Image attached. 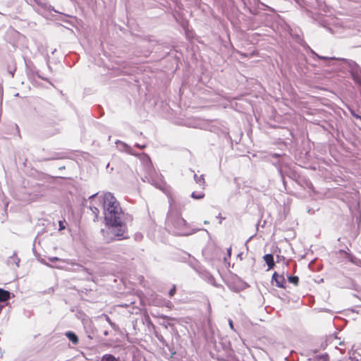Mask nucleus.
Masks as SVG:
<instances>
[{"label": "nucleus", "instance_id": "nucleus-1", "mask_svg": "<svg viewBox=\"0 0 361 361\" xmlns=\"http://www.w3.org/2000/svg\"><path fill=\"white\" fill-rule=\"evenodd\" d=\"M104 209V219L106 222H113L115 225L121 219L123 214L119 202L110 192L99 195V198L95 199Z\"/></svg>", "mask_w": 361, "mask_h": 361}, {"label": "nucleus", "instance_id": "nucleus-2", "mask_svg": "<svg viewBox=\"0 0 361 361\" xmlns=\"http://www.w3.org/2000/svg\"><path fill=\"white\" fill-rule=\"evenodd\" d=\"M112 227V233L117 237H123L126 228L125 224L121 221V219L117 222V224L115 225L113 222H107Z\"/></svg>", "mask_w": 361, "mask_h": 361}, {"label": "nucleus", "instance_id": "nucleus-3", "mask_svg": "<svg viewBox=\"0 0 361 361\" xmlns=\"http://www.w3.org/2000/svg\"><path fill=\"white\" fill-rule=\"evenodd\" d=\"M272 281H275L277 287L285 288L286 279L283 275H279L277 272H274L272 276Z\"/></svg>", "mask_w": 361, "mask_h": 361}, {"label": "nucleus", "instance_id": "nucleus-4", "mask_svg": "<svg viewBox=\"0 0 361 361\" xmlns=\"http://www.w3.org/2000/svg\"><path fill=\"white\" fill-rule=\"evenodd\" d=\"M99 198V196L98 195H93L90 197V209L94 214L95 216L97 217L98 214H99V209L97 207V204H100L99 202V200H96L95 199Z\"/></svg>", "mask_w": 361, "mask_h": 361}, {"label": "nucleus", "instance_id": "nucleus-5", "mask_svg": "<svg viewBox=\"0 0 361 361\" xmlns=\"http://www.w3.org/2000/svg\"><path fill=\"white\" fill-rule=\"evenodd\" d=\"M263 258L268 266V269L269 270L273 269L275 266L273 255L271 254H267L263 257Z\"/></svg>", "mask_w": 361, "mask_h": 361}, {"label": "nucleus", "instance_id": "nucleus-6", "mask_svg": "<svg viewBox=\"0 0 361 361\" xmlns=\"http://www.w3.org/2000/svg\"><path fill=\"white\" fill-rule=\"evenodd\" d=\"M10 297L11 293L9 291L0 288V302L8 300Z\"/></svg>", "mask_w": 361, "mask_h": 361}, {"label": "nucleus", "instance_id": "nucleus-7", "mask_svg": "<svg viewBox=\"0 0 361 361\" xmlns=\"http://www.w3.org/2000/svg\"><path fill=\"white\" fill-rule=\"evenodd\" d=\"M66 336L73 344L76 345L78 343V342H79L78 337L73 331L66 332Z\"/></svg>", "mask_w": 361, "mask_h": 361}, {"label": "nucleus", "instance_id": "nucleus-8", "mask_svg": "<svg viewBox=\"0 0 361 361\" xmlns=\"http://www.w3.org/2000/svg\"><path fill=\"white\" fill-rule=\"evenodd\" d=\"M101 361H120V360L111 354H105L103 355Z\"/></svg>", "mask_w": 361, "mask_h": 361}, {"label": "nucleus", "instance_id": "nucleus-9", "mask_svg": "<svg viewBox=\"0 0 361 361\" xmlns=\"http://www.w3.org/2000/svg\"><path fill=\"white\" fill-rule=\"evenodd\" d=\"M288 280L290 283H293L295 286H297L299 283V278L298 276H288Z\"/></svg>", "mask_w": 361, "mask_h": 361}, {"label": "nucleus", "instance_id": "nucleus-10", "mask_svg": "<svg viewBox=\"0 0 361 361\" xmlns=\"http://www.w3.org/2000/svg\"><path fill=\"white\" fill-rule=\"evenodd\" d=\"M192 197L194 198V199H197V200H199V199H202L204 197V192H193L192 193Z\"/></svg>", "mask_w": 361, "mask_h": 361}, {"label": "nucleus", "instance_id": "nucleus-11", "mask_svg": "<svg viewBox=\"0 0 361 361\" xmlns=\"http://www.w3.org/2000/svg\"><path fill=\"white\" fill-rule=\"evenodd\" d=\"M176 286L173 285V287L169 290V296L170 298H172L176 294Z\"/></svg>", "mask_w": 361, "mask_h": 361}, {"label": "nucleus", "instance_id": "nucleus-12", "mask_svg": "<svg viewBox=\"0 0 361 361\" xmlns=\"http://www.w3.org/2000/svg\"><path fill=\"white\" fill-rule=\"evenodd\" d=\"M66 224V221H65V220H63V221H59V231L64 230V229L66 228V225H65Z\"/></svg>", "mask_w": 361, "mask_h": 361}, {"label": "nucleus", "instance_id": "nucleus-13", "mask_svg": "<svg viewBox=\"0 0 361 361\" xmlns=\"http://www.w3.org/2000/svg\"><path fill=\"white\" fill-rule=\"evenodd\" d=\"M351 115L355 117V118L360 119L361 121V116L357 114L354 110L350 109Z\"/></svg>", "mask_w": 361, "mask_h": 361}, {"label": "nucleus", "instance_id": "nucleus-14", "mask_svg": "<svg viewBox=\"0 0 361 361\" xmlns=\"http://www.w3.org/2000/svg\"><path fill=\"white\" fill-rule=\"evenodd\" d=\"M136 147H137V148H140V149H144V148H145V145H138V144H137V145H136Z\"/></svg>", "mask_w": 361, "mask_h": 361}, {"label": "nucleus", "instance_id": "nucleus-15", "mask_svg": "<svg viewBox=\"0 0 361 361\" xmlns=\"http://www.w3.org/2000/svg\"><path fill=\"white\" fill-rule=\"evenodd\" d=\"M229 326L231 327V329H233V321L232 320H229Z\"/></svg>", "mask_w": 361, "mask_h": 361}, {"label": "nucleus", "instance_id": "nucleus-16", "mask_svg": "<svg viewBox=\"0 0 361 361\" xmlns=\"http://www.w3.org/2000/svg\"><path fill=\"white\" fill-rule=\"evenodd\" d=\"M228 257H230L231 255V247H229L228 249Z\"/></svg>", "mask_w": 361, "mask_h": 361}, {"label": "nucleus", "instance_id": "nucleus-17", "mask_svg": "<svg viewBox=\"0 0 361 361\" xmlns=\"http://www.w3.org/2000/svg\"><path fill=\"white\" fill-rule=\"evenodd\" d=\"M356 82L357 83H359L360 85H361V77H359L357 80H356Z\"/></svg>", "mask_w": 361, "mask_h": 361}, {"label": "nucleus", "instance_id": "nucleus-18", "mask_svg": "<svg viewBox=\"0 0 361 361\" xmlns=\"http://www.w3.org/2000/svg\"><path fill=\"white\" fill-rule=\"evenodd\" d=\"M255 55H257V54H255V52H252V53L251 54V56H255Z\"/></svg>", "mask_w": 361, "mask_h": 361}]
</instances>
